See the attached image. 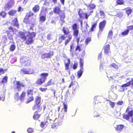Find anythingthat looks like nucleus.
Listing matches in <instances>:
<instances>
[{
	"mask_svg": "<svg viewBox=\"0 0 133 133\" xmlns=\"http://www.w3.org/2000/svg\"><path fill=\"white\" fill-rule=\"evenodd\" d=\"M123 14L121 12H119L117 14V16H118L119 18H121L122 17Z\"/></svg>",
	"mask_w": 133,
	"mask_h": 133,
	"instance_id": "61",
	"label": "nucleus"
},
{
	"mask_svg": "<svg viewBox=\"0 0 133 133\" xmlns=\"http://www.w3.org/2000/svg\"><path fill=\"white\" fill-rule=\"evenodd\" d=\"M111 66L116 69H118V66L116 64L114 63L112 64L111 65Z\"/></svg>",
	"mask_w": 133,
	"mask_h": 133,
	"instance_id": "51",
	"label": "nucleus"
},
{
	"mask_svg": "<svg viewBox=\"0 0 133 133\" xmlns=\"http://www.w3.org/2000/svg\"><path fill=\"white\" fill-rule=\"evenodd\" d=\"M40 116V115L38 114L37 112H36L34 114L33 117L34 119H37Z\"/></svg>",
	"mask_w": 133,
	"mask_h": 133,
	"instance_id": "26",
	"label": "nucleus"
},
{
	"mask_svg": "<svg viewBox=\"0 0 133 133\" xmlns=\"http://www.w3.org/2000/svg\"><path fill=\"white\" fill-rule=\"evenodd\" d=\"M35 36L36 34L33 32L31 33L29 32H20L19 33L20 37L24 42L25 41V43L28 44L33 43V38Z\"/></svg>",
	"mask_w": 133,
	"mask_h": 133,
	"instance_id": "1",
	"label": "nucleus"
},
{
	"mask_svg": "<svg viewBox=\"0 0 133 133\" xmlns=\"http://www.w3.org/2000/svg\"><path fill=\"white\" fill-rule=\"evenodd\" d=\"M53 52L51 51L48 53H46L42 54L41 56V57L42 58L44 59L50 58H51L53 56Z\"/></svg>",
	"mask_w": 133,
	"mask_h": 133,
	"instance_id": "8",
	"label": "nucleus"
},
{
	"mask_svg": "<svg viewBox=\"0 0 133 133\" xmlns=\"http://www.w3.org/2000/svg\"><path fill=\"white\" fill-rule=\"evenodd\" d=\"M72 36L71 35H69L68 36V39L66 40L65 42V45H66L69 42L71 41V39Z\"/></svg>",
	"mask_w": 133,
	"mask_h": 133,
	"instance_id": "29",
	"label": "nucleus"
},
{
	"mask_svg": "<svg viewBox=\"0 0 133 133\" xmlns=\"http://www.w3.org/2000/svg\"><path fill=\"white\" fill-rule=\"evenodd\" d=\"M73 35L76 37H77L79 33V31L78 30H73Z\"/></svg>",
	"mask_w": 133,
	"mask_h": 133,
	"instance_id": "34",
	"label": "nucleus"
},
{
	"mask_svg": "<svg viewBox=\"0 0 133 133\" xmlns=\"http://www.w3.org/2000/svg\"><path fill=\"white\" fill-rule=\"evenodd\" d=\"M48 73H42L40 74V76L41 78H38L36 83L39 84H41L44 83L46 79V77L48 76Z\"/></svg>",
	"mask_w": 133,
	"mask_h": 133,
	"instance_id": "2",
	"label": "nucleus"
},
{
	"mask_svg": "<svg viewBox=\"0 0 133 133\" xmlns=\"http://www.w3.org/2000/svg\"><path fill=\"white\" fill-rule=\"evenodd\" d=\"M110 105L111 106L112 108H114L115 106V104L114 102H112L111 101H110Z\"/></svg>",
	"mask_w": 133,
	"mask_h": 133,
	"instance_id": "53",
	"label": "nucleus"
},
{
	"mask_svg": "<svg viewBox=\"0 0 133 133\" xmlns=\"http://www.w3.org/2000/svg\"><path fill=\"white\" fill-rule=\"evenodd\" d=\"M16 89H17L18 91L21 90V87H24V85L20 81H17L16 83Z\"/></svg>",
	"mask_w": 133,
	"mask_h": 133,
	"instance_id": "9",
	"label": "nucleus"
},
{
	"mask_svg": "<svg viewBox=\"0 0 133 133\" xmlns=\"http://www.w3.org/2000/svg\"><path fill=\"white\" fill-rule=\"evenodd\" d=\"M85 5L87 6L88 9L90 10L94 9L96 6L94 4H91L90 5L86 4Z\"/></svg>",
	"mask_w": 133,
	"mask_h": 133,
	"instance_id": "23",
	"label": "nucleus"
},
{
	"mask_svg": "<svg viewBox=\"0 0 133 133\" xmlns=\"http://www.w3.org/2000/svg\"><path fill=\"white\" fill-rule=\"evenodd\" d=\"M78 15L80 18H83L84 16L85 18L87 19L88 17L87 14H84L82 10L81 9H80L79 11Z\"/></svg>",
	"mask_w": 133,
	"mask_h": 133,
	"instance_id": "11",
	"label": "nucleus"
},
{
	"mask_svg": "<svg viewBox=\"0 0 133 133\" xmlns=\"http://www.w3.org/2000/svg\"><path fill=\"white\" fill-rule=\"evenodd\" d=\"M58 120L57 119H55L54 121V123L53 125H52L51 127L53 129H54L56 128L58 126L60 125L61 122H59V123H57L58 122Z\"/></svg>",
	"mask_w": 133,
	"mask_h": 133,
	"instance_id": "14",
	"label": "nucleus"
},
{
	"mask_svg": "<svg viewBox=\"0 0 133 133\" xmlns=\"http://www.w3.org/2000/svg\"><path fill=\"white\" fill-rule=\"evenodd\" d=\"M39 105H35L33 107L32 109L33 110H35V109H38V107Z\"/></svg>",
	"mask_w": 133,
	"mask_h": 133,
	"instance_id": "58",
	"label": "nucleus"
},
{
	"mask_svg": "<svg viewBox=\"0 0 133 133\" xmlns=\"http://www.w3.org/2000/svg\"><path fill=\"white\" fill-rule=\"evenodd\" d=\"M100 14L101 16H102L103 18L104 17V16H105L104 13L103 11H100Z\"/></svg>",
	"mask_w": 133,
	"mask_h": 133,
	"instance_id": "60",
	"label": "nucleus"
},
{
	"mask_svg": "<svg viewBox=\"0 0 133 133\" xmlns=\"http://www.w3.org/2000/svg\"><path fill=\"white\" fill-rule=\"evenodd\" d=\"M61 16V20L63 21V23L64 22V19L65 17V15L64 14L60 15Z\"/></svg>",
	"mask_w": 133,
	"mask_h": 133,
	"instance_id": "43",
	"label": "nucleus"
},
{
	"mask_svg": "<svg viewBox=\"0 0 133 133\" xmlns=\"http://www.w3.org/2000/svg\"><path fill=\"white\" fill-rule=\"evenodd\" d=\"M73 45L72 44L70 46V52L72 54H73V51L72 50V49Z\"/></svg>",
	"mask_w": 133,
	"mask_h": 133,
	"instance_id": "63",
	"label": "nucleus"
},
{
	"mask_svg": "<svg viewBox=\"0 0 133 133\" xmlns=\"http://www.w3.org/2000/svg\"><path fill=\"white\" fill-rule=\"evenodd\" d=\"M64 109H62L59 115V117L61 119L63 118L65 112H67V105L65 103L63 104Z\"/></svg>",
	"mask_w": 133,
	"mask_h": 133,
	"instance_id": "4",
	"label": "nucleus"
},
{
	"mask_svg": "<svg viewBox=\"0 0 133 133\" xmlns=\"http://www.w3.org/2000/svg\"><path fill=\"white\" fill-rule=\"evenodd\" d=\"M127 30H129V31L131 30H133V26H129L128 27V29Z\"/></svg>",
	"mask_w": 133,
	"mask_h": 133,
	"instance_id": "64",
	"label": "nucleus"
},
{
	"mask_svg": "<svg viewBox=\"0 0 133 133\" xmlns=\"http://www.w3.org/2000/svg\"><path fill=\"white\" fill-rule=\"evenodd\" d=\"M83 64L84 62L83 61L82 59H80V69L83 70Z\"/></svg>",
	"mask_w": 133,
	"mask_h": 133,
	"instance_id": "30",
	"label": "nucleus"
},
{
	"mask_svg": "<svg viewBox=\"0 0 133 133\" xmlns=\"http://www.w3.org/2000/svg\"><path fill=\"white\" fill-rule=\"evenodd\" d=\"M52 121H53L49 117H48L46 118V121L45 122L47 125L48 124H49V123H52Z\"/></svg>",
	"mask_w": 133,
	"mask_h": 133,
	"instance_id": "33",
	"label": "nucleus"
},
{
	"mask_svg": "<svg viewBox=\"0 0 133 133\" xmlns=\"http://www.w3.org/2000/svg\"><path fill=\"white\" fill-rule=\"evenodd\" d=\"M71 87H72L73 90L75 91L79 88V85L76 82H71L69 86V88H70Z\"/></svg>",
	"mask_w": 133,
	"mask_h": 133,
	"instance_id": "5",
	"label": "nucleus"
},
{
	"mask_svg": "<svg viewBox=\"0 0 133 133\" xmlns=\"http://www.w3.org/2000/svg\"><path fill=\"white\" fill-rule=\"evenodd\" d=\"M13 22H14V25L16 27L18 26V21L16 18H15L13 21Z\"/></svg>",
	"mask_w": 133,
	"mask_h": 133,
	"instance_id": "36",
	"label": "nucleus"
},
{
	"mask_svg": "<svg viewBox=\"0 0 133 133\" xmlns=\"http://www.w3.org/2000/svg\"><path fill=\"white\" fill-rule=\"evenodd\" d=\"M16 46L14 44H13L11 45L10 49L11 51H13L15 49Z\"/></svg>",
	"mask_w": 133,
	"mask_h": 133,
	"instance_id": "37",
	"label": "nucleus"
},
{
	"mask_svg": "<svg viewBox=\"0 0 133 133\" xmlns=\"http://www.w3.org/2000/svg\"><path fill=\"white\" fill-rule=\"evenodd\" d=\"M39 9V5H35L32 9V10L35 13L38 12Z\"/></svg>",
	"mask_w": 133,
	"mask_h": 133,
	"instance_id": "19",
	"label": "nucleus"
},
{
	"mask_svg": "<svg viewBox=\"0 0 133 133\" xmlns=\"http://www.w3.org/2000/svg\"><path fill=\"white\" fill-rule=\"evenodd\" d=\"M16 12L17 11L16 10L12 9L10 10L8 12V14L10 16H13L15 15Z\"/></svg>",
	"mask_w": 133,
	"mask_h": 133,
	"instance_id": "17",
	"label": "nucleus"
},
{
	"mask_svg": "<svg viewBox=\"0 0 133 133\" xmlns=\"http://www.w3.org/2000/svg\"><path fill=\"white\" fill-rule=\"evenodd\" d=\"M125 10L126 13L129 16L131 14L132 12V10L130 8H128L124 9Z\"/></svg>",
	"mask_w": 133,
	"mask_h": 133,
	"instance_id": "20",
	"label": "nucleus"
},
{
	"mask_svg": "<svg viewBox=\"0 0 133 133\" xmlns=\"http://www.w3.org/2000/svg\"><path fill=\"white\" fill-rule=\"evenodd\" d=\"M11 5H10L8 3L5 6V9L6 11L8 10L10 8H11Z\"/></svg>",
	"mask_w": 133,
	"mask_h": 133,
	"instance_id": "28",
	"label": "nucleus"
},
{
	"mask_svg": "<svg viewBox=\"0 0 133 133\" xmlns=\"http://www.w3.org/2000/svg\"><path fill=\"white\" fill-rule=\"evenodd\" d=\"M25 95L26 92L24 91L23 92L19 97V100L22 102L23 101L25 98Z\"/></svg>",
	"mask_w": 133,
	"mask_h": 133,
	"instance_id": "16",
	"label": "nucleus"
},
{
	"mask_svg": "<svg viewBox=\"0 0 133 133\" xmlns=\"http://www.w3.org/2000/svg\"><path fill=\"white\" fill-rule=\"evenodd\" d=\"M96 25L97 24L96 23H95L93 25H92L90 29V31H94V29L96 28Z\"/></svg>",
	"mask_w": 133,
	"mask_h": 133,
	"instance_id": "42",
	"label": "nucleus"
},
{
	"mask_svg": "<svg viewBox=\"0 0 133 133\" xmlns=\"http://www.w3.org/2000/svg\"><path fill=\"white\" fill-rule=\"evenodd\" d=\"M63 31L65 35H67L68 34V32L67 29L65 27H64L63 28Z\"/></svg>",
	"mask_w": 133,
	"mask_h": 133,
	"instance_id": "44",
	"label": "nucleus"
},
{
	"mask_svg": "<svg viewBox=\"0 0 133 133\" xmlns=\"http://www.w3.org/2000/svg\"><path fill=\"white\" fill-rule=\"evenodd\" d=\"M113 33L112 31H110L109 33L108 38H109L111 39L112 38Z\"/></svg>",
	"mask_w": 133,
	"mask_h": 133,
	"instance_id": "48",
	"label": "nucleus"
},
{
	"mask_svg": "<svg viewBox=\"0 0 133 133\" xmlns=\"http://www.w3.org/2000/svg\"><path fill=\"white\" fill-rule=\"evenodd\" d=\"M21 72L24 74H32L34 72L33 70L30 69H23L21 70Z\"/></svg>",
	"mask_w": 133,
	"mask_h": 133,
	"instance_id": "7",
	"label": "nucleus"
},
{
	"mask_svg": "<svg viewBox=\"0 0 133 133\" xmlns=\"http://www.w3.org/2000/svg\"><path fill=\"white\" fill-rule=\"evenodd\" d=\"M8 78V77L7 76H4L1 82V83L3 84L6 83L7 82Z\"/></svg>",
	"mask_w": 133,
	"mask_h": 133,
	"instance_id": "22",
	"label": "nucleus"
},
{
	"mask_svg": "<svg viewBox=\"0 0 133 133\" xmlns=\"http://www.w3.org/2000/svg\"><path fill=\"white\" fill-rule=\"evenodd\" d=\"M54 12L55 14H59L61 11V7L56 6L54 8Z\"/></svg>",
	"mask_w": 133,
	"mask_h": 133,
	"instance_id": "15",
	"label": "nucleus"
},
{
	"mask_svg": "<svg viewBox=\"0 0 133 133\" xmlns=\"http://www.w3.org/2000/svg\"><path fill=\"white\" fill-rule=\"evenodd\" d=\"M133 114V111L131 110L130 111H129L127 114L124 115L123 116V118L127 120H129L130 117H131L132 116Z\"/></svg>",
	"mask_w": 133,
	"mask_h": 133,
	"instance_id": "10",
	"label": "nucleus"
},
{
	"mask_svg": "<svg viewBox=\"0 0 133 133\" xmlns=\"http://www.w3.org/2000/svg\"><path fill=\"white\" fill-rule=\"evenodd\" d=\"M33 90L32 89H29L27 91V94L28 96H29V95H30V97L29 99L28 100L26 101V103H28L32 101L33 100L34 98L32 96L33 94Z\"/></svg>",
	"mask_w": 133,
	"mask_h": 133,
	"instance_id": "3",
	"label": "nucleus"
},
{
	"mask_svg": "<svg viewBox=\"0 0 133 133\" xmlns=\"http://www.w3.org/2000/svg\"><path fill=\"white\" fill-rule=\"evenodd\" d=\"M47 39L49 40L53 39V37L50 34H48L47 37Z\"/></svg>",
	"mask_w": 133,
	"mask_h": 133,
	"instance_id": "47",
	"label": "nucleus"
},
{
	"mask_svg": "<svg viewBox=\"0 0 133 133\" xmlns=\"http://www.w3.org/2000/svg\"><path fill=\"white\" fill-rule=\"evenodd\" d=\"M39 19L40 21L42 22H43L45 20L46 18L44 16H42L40 17Z\"/></svg>",
	"mask_w": 133,
	"mask_h": 133,
	"instance_id": "41",
	"label": "nucleus"
},
{
	"mask_svg": "<svg viewBox=\"0 0 133 133\" xmlns=\"http://www.w3.org/2000/svg\"><path fill=\"white\" fill-rule=\"evenodd\" d=\"M129 31V30H126L124 31L122 33V34L123 36H125L127 35Z\"/></svg>",
	"mask_w": 133,
	"mask_h": 133,
	"instance_id": "38",
	"label": "nucleus"
},
{
	"mask_svg": "<svg viewBox=\"0 0 133 133\" xmlns=\"http://www.w3.org/2000/svg\"><path fill=\"white\" fill-rule=\"evenodd\" d=\"M41 102V97H36V104L39 105Z\"/></svg>",
	"mask_w": 133,
	"mask_h": 133,
	"instance_id": "24",
	"label": "nucleus"
},
{
	"mask_svg": "<svg viewBox=\"0 0 133 133\" xmlns=\"http://www.w3.org/2000/svg\"><path fill=\"white\" fill-rule=\"evenodd\" d=\"M29 58L27 57H25L20 60L21 62H23V64L25 65H29L30 61L29 60Z\"/></svg>",
	"mask_w": 133,
	"mask_h": 133,
	"instance_id": "6",
	"label": "nucleus"
},
{
	"mask_svg": "<svg viewBox=\"0 0 133 133\" xmlns=\"http://www.w3.org/2000/svg\"><path fill=\"white\" fill-rule=\"evenodd\" d=\"M47 125L45 121L43 122H41L40 124V126L42 128H43L45 126Z\"/></svg>",
	"mask_w": 133,
	"mask_h": 133,
	"instance_id": "45",
	"label": "nucleus"
},
{
	"mask_svg": "<svg viewBox=\"0 0 133 133\" xmlns=\"http://www.w3.org/2000/svg\"><path fill=\"white\" fill-rule=\"evenodd\" d=\"M14 97L15 99L17 101L19 100V94L18 92L16 93L14 95Z\"/></svg>",
	"mask_w": 133,
	"mask_h": 133,
	"instance_id": "39",
	"label": "nucleus"
},
{
	"mask_svg": "<svg viewBox=\"0 0 133 133\" xmlns=\"http://www.w3.org/2000/svg\"><path fill=\"white\" fill-rule=\"evenodd\" d=\"M52 84V79H50L48 82L46 86L51 85Z\"/></svg>",
	"mask_w": 133,
	"mask_h": 133,
	"instance_id": "62",
	"label": "nucleus"
},
{
	"mask_svg": "<svg viewBox=\"0 0 133 133\" xmlns=\"http://www.w3.org/2000/svg\"><path fill=\"white\" fill-rule=\"evenodd\" d=\"M78 63L77 62H75L74 63V65H73V68L74 69H76L77 67Z\"/></svg>",
	"mask_w": 133,
	"mask_h": 133,
	"instance_id": "50",
	"label": "nucleus"
},
{
	"mask_svg": "<svg viewBox=\"0 0 133 133\" xmlns=\"http://www.w3.org/2000/svg\"><path fill=\"white\" fill-rule=\"evenodd\" d=\"M104 52L105 54L109 55L111 52L110 51V46L109 45H106L104 48Z\"/></svg>",
	"mask_w": 133,
	"mask_h": 133,
	"instance_id": "13",
	"label": "nucleus"
},
{
	"mask_svg": "<svg viewBox=\"0 0 133 133\" xmlns=\"http://www.w3.org/2000/svg\"><path fill=\"white\" fill-rule=\"evenodd\" d=\"M83 70L80 69L77 72V77L79 78L82 75L83 72Z\"/></svg>",
	"mask_w": 133,
	"mask_h": 133,
	"instance_id": "21",
	"label": "nucleus"
},
{
	"mask_svg": "<svg viewBox=\"0 0 133 133\" xmlns=\"http://www.w3.org/2000/svg\"><path fill=\"white\" fill-rule=\"evenodd\" d=\"M15 2L13 0H11L8 3L10 5H11V6L13 5L14 4Z\"/></svg>",
	"mask_w": 133,
	"mask_h": 133,
	"instance_id": "57",
	"label": "nucleus"
},
{
	"mask_svg": "<svg viewBox=\"0 0 133 133\" xmlns=\"http://www.w3.org/2000/svg\"><path fill=\"white\" fill-rule=\"evenodd\" d=\"M131 84V81H130L129 82L122 85L121 86L122 88L126 87L129 86Z\"/></svg>",
	"mask_w": 133,
	"mask_h": 133,
	"instance_id": "31",
	"label": "nucleus"
},
{
	"mask_svg": "<svg viewBox=\"0 0 133 133\" xmlns=\"http://www.w3.org/2000/svg\"><path fill=\"white\" fill-rule=\"evenodd\" d=\"M91 41V38H87L86 39L85 42L86 45H87Z\"/></svg>",
	"mask_w": 133,
	"mask_h": 133,
	"instance_id": "40",
	"label": "nucleus"
},
{
	"mask_svg": "<svg viewBox=\"0 0 133 133\" xmlns=\"http://www.w3.org/2000/svg\"><path fill=\"white\" fill-rule=\"evenodd\" d=\"M123 127L124 125H118L115 128L116 130L117 131L119 132L123 128Z\"/></svg>",
	"mask_w": 133,
	"mask_h": 133,
	"instance_id": "18",
	"label": "nucleus"
},
{
	"mask_svg": "<svg viewBox=\"0 0 133 133\" xmlns=\"http://www.w3.org/2000/svg\"><path fill=\"white\" fill-rule=\"evenodd\" d=\"M27 131L29 133H32L33 132V129L31 128H29L28 129Z\"/></svg>",
	"mask_w": 133,
	"mask_h": 133,
	"instance_id": "59",
	"label": "nucleus"
},
{
	"mask_svg": "<svg viewBox=\"0 0 133 133\" xmlns=\"http://www.w3.org/2000/svg\"><path fill=\"white\" fill-rule=\"evenodd\" d=\"M65 35H62L61 36H60L59 37V39L62 41L66 37L65 36Z\"/></svg>",
	"mask_w": 133,
	"mask_h": 133,
	"instance_id": "56",
	"label": "nucleus"
},
{
	"mask_svg": "<svg viewBox=\"0 0 133 133\" xmlns=\"http://www.w3.org/2000/svg\"><path fill=\"white\" fill-rule=\"evenodd\" d=\"M117 2L118 4L120 5L123 4L124 3L123 0H118Z\"/></svg>",
	"mask_w": 133,
	"mask_h": 133,
	"instance_id": "54",
	"label": "nucleus"
},
{
	"mask_svg": "<svg viewBox=\"0 0 133 133\" xmlns=\"http://www.w3.org/2000/svg\"><path fill=\"white\" fill-rule=\"evenodd\" d=\"M68 62L67 63H65V69L68 70L69 69V64L70 62V60L69 59H68Z\"/></svg>",
	"mask_w": 133,
	"mask_h": 133,
	"instance_id": "27",
	"label": "nucleus"
},
{
	"mask_svg": "<svg viewBox=\"0 0 133 133\" xmlns=\"http://www.w3.org/2000/svg\"><path fill=\"white\" fill-rule=\"evenodd\" d=\"M75 50L76 51H78V52L80 51H81V49L80 46L78 45L75 49Z\"/></svg>",
	"mask_w": 133,
	"mask_h": 133,
	"instance_id": "52",
	"label": "nucleus"
},
{
	"mask_svg": "<svg viewBox=\"0 0 133 133\" xmlns=\"http://www.w3.org/2000/svg\"><path fill=\"white\" fill-rule=\"evenodd\" d=\"M5 92H3V95H2L1 92L0 91V100L4 101L5 99Z\"/></svg>",
	"mask_w": 133,
	"mask_h": 133,
	"instance_id": "25",
	"label": "nucleus"
},
{
	"mask_svg": "<svg viewBox=\"0 0 133 133\" xmlns=\"http://www.w3.org/2000/svg\"><path fill=\"white\" fill-rule=\"evenodd\" d=\"M0 15L3 17H4L6 16V13L5 12L3 11L0 13Z\"/></svg>",
	"mask_w": 133,
	"mask_h": 133,
	"instance_id": "49",
	"label": "nucleus"
},
{
	"mask_svg": "<svg viewBox=\"0 0 133 133\" xmlns=\"http://www.w3.org/2000/svg\"><path fill=\"white\" fill-rule=\"evenodd\" d=\"M33 13L32 12L29 11L27 13L26 17L29 18V17L33 15Z\"/></svg>",
	"mask_w": 133,
	"mask_h": 133,
	"instance_id": "35",
	"label": "nucleus"
},
{
	"mask_svg": "<svg viewBox=\"0 0 133 133\" xmlns=\"http://www.w3.org/2000/svg\"><path fill=\"white\" fill-rule=\"evenodd\" d=\"M106 21L105 20H104L101 22L99 24V28L100 29L99 31L102 32L105 26Z\"/></svg>",
	"mask_w": 133,
	"mask_h": 133,
	"instance_id": "12",
	"label": "nucleus"
},
{
	"mask_svg": "<svg viewBox=\"0 0 133 133\" xmlns=\"http://www.w3.org/2000/svg\"><path fill=\"white\" fill-rule=\"evenodd\" d=\"M72 27L73 30H78L77 25L76 23H75L72 26Z\"/></svg>",
	"mask_w": 133,
	"mask_h": 133,
	"instance_id": "32",
	"label": "nucleus"
},
{
	"mask_svg": "<svg viewBox=\"0 0 133 133\" xmlns=\"http://www.w3.org/2000/svg\"><path fill=\"white\" fill-rule=\"evenodd\" d=\"M63 119V118L61 119V118H59V117L58 118H56V119H57L58 120V122L57 123H59V122H61L60 125H61L62 123Z\"/></svg>",
	"mask_w": 133,
	"mask_h": 133,
	"instance_id": "55",
	"label": "nucleus"
},
{
	"mask_svg": "<svg viewBox=\"0 0 133 133\" xmlns=\"http://www.w3.org/2000/svg\"><path fill=\"white\" fill-rule=\"evenodd\" d=\"M23 21L25 23L27 24L29 23L30 22L29 20V18L26 17L25 18Z\"/></svg>",
	"mask_w": 133,
	"mask_h": 133,
	"instance_id": "46",
	"label": "nucleus"
}]
</instances>
